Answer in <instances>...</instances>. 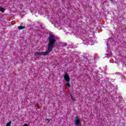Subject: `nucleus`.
I'll use <instances>...</instances> for the list:
<instances>
[{"label":"nucleus","mask_w":126,"mask_h":126,"mask_svg":"<svg viewBox=\"0 0 126 126\" xmlns=\"http://www.w3.org/2000/svg\"><path fill=\"white\" fill-rule=\"evenodd\" d=\"M4 10H5V9L4 8L0 7V11H1V12H4Z\"/></svg>","instance_id":"6e6552de"},{"label":"nucleus","mask_w":126,"mask_h":126,"mask_svg":"<svg viewBox=\"0 0 126 126\" xmlns=\"http://www.w3.org/2000/svg\"><path fill=\"white\" fill-rule=\"evenodd\" d=\"M52 24H54V26H55V27H60V20H57V19H54L52 22Z\"/></svg>","instance_id":"20e7f679"},{"label":"nucleus","mask_w":126,"mask_h":126,"mask_svg":"<svg viewBox=\"0 0 126 126\" xmlns=\"http://www.w3.org/2000/svg\"><path fill=\"white\" fill-rule=\"evenodd\" d=\"M11 125V121L9 122V123H8L7 124V125H6V126H10V125Z\"/></svg>","instance_id":"9d476101"},{"label":"nucleus","mask_w":126,"mask_h":126,"mask_svg":"<svg viewBox=\"0 0 126 126\" xmlns=\"http://www.w3.org/2000/svg\"><path fill=\"white\" fill-rule=\"evenodd\" d=\"M39 14H42L43 13V11L42 10V9L39 10V12H38Z\"/></svg>","instance_id":"9b49d317"},{"label":"nucleus","mask_w":126,"mask_h":126,"mask_svg":"<svg viewBox=\"0 0 126 126\" xmlns=\"http://www.w3.org/2000/svg\"><path fill=\"white\" fill-rule=\"evenodd\" d=\"M39 26H40L41 28H42V25H40Z\"/></svg>","instance_id":"dca6fc26"},{"label":"nucleus","mask_w":126,"mask_h":126,"mask_svg":"<svg viewBox=\"0 0 126 126\" xmlns=\"http://www.w3.org/2000/svg\"><path fill=\"white\" fill-rule=\"evenodd\" d=\"M74 123L75 126H78L79 125H80V120H79V117L78 116L75 117Z\"/></svg>","instance_id":"39448f33"},{"label":"nucleus","mask_w":126,"mask_h":126,"mask_svg":"<svg viewBox=\"0 0 126 126\" xmlns=\"http://www.w3.org/2000/svg\"><path fill=\"white\" fill-rule=\"evenodd\" d=\"M18 29H19V30H22V29H25V27L20 26L18 27Z\"/></svg>","instance_id":"0eeeda50"},{"label":"nucleus","mask_w":126,"mask_h":126,"mask_svg":"<svg viewBox=\"0 0 126 126\" xmlns=\"http://www.w3.org/2000/svg\"><path fill=\"white\" fill-rule=\"evenodd\" d=\"M70 97L72 100H73V102H74V101H75V99H74L73 96H72V95H71Z\"/></svg>","instance_id":"f8f14e48"},{"label":"nucleus","mask_w":126,"mask_h":126,"mask_svg":"<svg viewBox=\"0 0 126 126\" xmlns=\"http://www.w3.org/2000/svg\"><path fill=\"white\" fill-rule=\"evenodd\" d=\"M23 126H28V124H24Z\"/></svg>","instance_id":"2eb2a0df"},{"label":"nucleus","mask_w":126,"mask_h":126,"mask_svg":"<svg viewBox=\"0 0 126 126\" xmlns=\"http://www.w3.org/2000/svg\"><path fill=\"white\" fill-rule=\"evenodd\" d=\"M83 41L85 45H93L96 41V38L94 36H90L89 39L84 37L83 38Z\"/></svg>","instance_id":"f03ea898"},{"label":"nucleus","mask_w":126,"mask_h":126,"mask_svg":"<svg viewBox=\"0 0 126 126\" xmlns=\"http://www.w3.org/2000/svg\"><path fill=\"white\" fill-rule=\"evenodd\" d=\"M87 60H88L87 59V57H85V56H83V61H85V62H87Z\"/></svg>","instance_id":"1a4fd4ad"},{"label":"nucleus","mask_w":126,"mask_h":126,"mask_svg":"<svg viewBox=\"0 0 126 126\" xmlns=\"http://www.w3.org/2000/svg\"><path fill=\"white\" fill-rule=\"evenodd\" d=\"M49 42L47 45V50L45 52H36L35 53V56H48L49 53H51L53 51V49L56 44V37L53 33H50L48 37Z\"/></svg>","instance_id":"f257e3e1"},{"label":"nucleus","mask_w":126,"mask_h":126,"mask_svg":"<svg viewBox=\"0 0 126 126\" xmlns=\"http://www.w3.org/2000/svg\"><path fill=\"white\" fill-rule=\"evenodd\" d=\"M112 42H114V40H113V39L112 38H109V39L107 41V54H106V56H105L106 58H111V57H112V52L109 51V50H110V48L109 47H110V46H111V45H113V44H112Z\"/></svg>","instance_id":"7ed1b4c3"},{"label":"nucleus","mask_w":126,"mask_h":126,"mask_svg":"<svg viewBox=\"0 0 126 126\" xmlns=\"http://www.w3.org/2000/svg\"><path fill=\"white\" fill-rule=\"evenodd\" d=\"M47 123H50V119H47Z\"/></svg>","instance_id":"4468645a"},{"label":"nucleus","mask_w":126,"mask_h":126,"mask_svg":"<svg viewBox=\"0 0 126 126\" xmlns=\"http://www.w3.org/2000/svg\"><path fill=\"white\" fill-rule=\"evenodd\" d=\"M64 78L66 82H69V81H70V78L69 77L68 74H65L64 75Z\"/></svg>","instance_id":"423d86ee"},{"label":"nucleus","mask_w":126,"mask_h":126,"mask_svg":"<svg viewBox=\"0 0 126 126\" xmlns=\"http://www.w3.org/2000/svg\"><path fill=\"white\" fill-rule=\"evenodd\" d=\"M66 85H67V86H68V87L70 88V84H69V83H67L66 84Z\"/></svg>","instance_id":"ddd939ff"}]
</instances>
